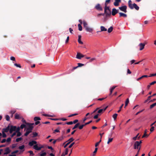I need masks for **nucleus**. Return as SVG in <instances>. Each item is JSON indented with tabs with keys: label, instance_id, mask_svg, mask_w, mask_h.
I'll list each match as a JSON object with an SVG mask.
<instances>
[{
	"label": "nucleus",
	"instance_id": "obj_1",
	"mask_svg": "<svg viewBox=\"0 0 156 156\" xmlns=\"http://www.w3.org/2000/svg\"><path fill=\"white\" fill-rule=\"evenodd\" d=\"M37 143V142L36 141L32 140V141L29 142L28 145L30 146H32L34 145L33 148L37 151L40 150L41 148L43 147V146H41L40 144L39 145V147H38Z\"/></svg>",
	"mask_w": 156,
	"mask_h": 156
},
{
	"label": "nucleus",
	"instance_id": "obj_2",
	"mask_svg": "<svg viewBox=\"0 0 156 156\" xmlns=\"http://www.w3.org/2000/svg\"><path fill=\"white\" fill-rule=\"evenodd\" d=\"M105 13L106 14V16L107 17L110 16L111 15V11L110 10L108 6H106L105 7Z\"/></svg>",
	"mask_w": 156,
	"mask_h": 156
},
{
	"label": "nucleus",
	"instance_id": "obj_3",
	"mask_svg": "<svg viewBox=\"0 0 156 156\" xmlns=\"http://www.w3.org/2000/svg\"><path fill=\"white\" fill-rule=\"evenodd\" d=\"M17 129V128L15 126H9L10 133H12L13 131H16V130Z\"/></svg>",
	"mask_w": 156,
	"mask_h": 156
},
{
	"label": "nucleus",
	"instance_id": "obj_4",
	"mask_svg": "<svg viewBox=\"0 0 156 156\" xmlns=\"http://www.w3.org/2000/svg\"><path fill=\"white\" fill-rule=\"evenodd\" d=\"M74 140V139L73 137L70 138L69 140H68L66 142H67V143L64 146V147L65 148H66L68 145H69Z\"/></svg>",
	"mask_w": 156,
	"mask_h": 156
},
{
	"label": "nucleus",
	"instance_id": "obj_5",
	"mask_svg": "<svg viewBox=\"0 0 156 156\" xmlns=\"http://www.w3.org/2000/svg\"><path fill=\"white\" fill-rule=\"evenodd\" d=\"M127 6L126 5L123 6L119 7V9L125 13L127 12Z\"/></svg>",
	"mask_w": 156,
	"mask_h": 156
},
{
	"label": "nucleus",
	"instance_id": "obj_6",
	"mask_svg": "<svg viewBox=\"0 0 156 156\" xmlns=\"http://www.w3.org/2000/svg\"><path fill=\"white\" fill-rule=\"evenodd\" d=\"M95 8L98 11H102L103 8L99 4H97L95 7Z\"/></svg>",
	"mask_w": 156,
	"mask_h": 156
},
{
	"label": "nucleus",
	"instance_id": "obj_7",
	"mask_svg": "<svg viewBox=\"0 0 156 156\" xmlns=\"http://www.w3.org/2000/svg\"><path fill=\"white\" fill-rule=\"evenodd\" d=\"M118 13V10L115 8H113L112 9V15L115 16L117 13Z\"/></svg>",
	"mask_w": 156,
	"mask_h": 156
},
{
	"label": "nucleus",
	"instance_id": "obj_8",
	"mask_svg": "<svg viewBox=\"0 0 156 156\" xmlns=\"http://www.w3.org/2000/svg\"><path fill=\"white\" fill-rule=\"evenodd\" d=\"M85 29L87 31L90 33L92 32L93 30V29L92 28L90 27L89 26L85 28Z\"/></svg>",
	"mask_w": 156,
	"mask_h": 156
},
{
	"label": "nucleus",
	"instance_id": "obj_9",
	"mask_svg": "<svg viewBox=\"0 0 156 156\" xmlns=\"http://www.w3.org/2000/svg\"><path fill=\"white\" fill-rule=\"evenodd\" d=\"M84 55L79 53H77L76 55V58L79 59H81V58L83 57Z\"/></svg>",
	"mask_w": 156,
	"mask_h": 156
},
{
	"label": "nucleus",
	"instance_id": "obj_10",
	"mask_svg": "<svg viewBox=\"0 0 156 156\" xmlns=\"http://www.w3.org/2000/svg\"><path fill=\"white\" fill-rule=\"evenodd\" d=\"M121 0H115L113 4L115 6H117L119 5V3L121 2Z\"/></svg>",
	"mask_w": 156,
	"mask_h": 156
},
{
	"label": "nucleus",
	"instance_id": "obj_11",
	"mask_svg": "<svg viewBox=\"0 0 156 156\" xmlns=\"http://www.w3.org/2000/svg\"><path fill=\"white\" fill-rule=\"evenodd\" d=\"M25 130L26 131V132L24 134V135L25 136H27L30 133L32 132V131L27 129V128H26V130L25 129Z\"/></svg>",
	"mask_w": 156,
	"mask_h": 156
},
{
	"label": "nucleus",
	"instance_id": "obj_12",
	"mask_svg": "<svg viewBox=\"0 0 156 156\" xmlns=\"http://www.w3.org/2000/svg\"><path fill=\"white\" fill-rule=\"evenodd\" d=\"M145 44L144 43H140L139 46L140 47L139 50L140 51L142 50L144 48Z\"/></svg>",
	"mask_w": 156,
	"mask_h": 156
},
{
	"label": "nucleus",
	"instance_id": "obj_13",
	"mask_svg": "<svg viewBox=\"0 0 156 156\" xmlns=\"http://www.w3.org/2000/svg\"><path fill=\"white\" fill-rule=\"evenodd\" d=\"M5 153H4V155L7 154H9V153L11 152V151L9 149V147H7L5 149Z\"/></svg>",
	"mask_w": 156,
	"mask_h": 156
},
{
	"label": "nucleus",
	"instance_id": "obj_14",
	"mask_svg": "<svg viewBox=\"0 0 156 156\" xmlns=\"http://www.w3.org/2000/svg\"><path fill=\"white\" fill-rule=\"evenodd\" d=\"M20 127H17V129L16 130V133H17V136L18 137L20 136H21V133L20 132Z\"/></svg>",
	"mask_w": 156,
	"mask_h": 156
},
{
	"label": "nucleus",
	"instance_id": "obj_15",
	"mask_svg": "<svg viewBox=\"0 0 156 156\" xmlns=\"http://www.w3.org/2000/svg\"><path fill=\"white\" fill-rule=\"evenodd\" d=\"M9 131V126H8L6 128H4L2 129V132L7 133Z\"/></svg>",
	"mask_w": 156,
	"mask_h": 156
},
{
	"label": "nucleus",
	"instance_id": "obj_16",
	"mask_svg": "<svg viewBox=\"0 0 156 156\" xmlns=\"http://www.w3.org/2000/svg\"><path fill=\"white\" fill-rule=\"evenodd\" d=\"M68 151V148H66L65 150V152L62 153L61 156H65V155L67 154Z\"/></svg>",
	"mask_w": 156,
	"mask_h": 156
},
{
	"label": "nucleus",
	"instance_id": "obj_17",
	"mask_svg": "<svg viewBox=\"0 0 156 156\" xmlns=\"http://www.w3.org/2000/svg\"><path fill=\"white\" fill-rule=\"evenodd\" d=\"M108 107V106H107L104 109H99V110H98V113L99 114L102 113L103 112H104L105 111V110Z\"/></svg>",
	"mask_w": 156,
	"mask_h": 156
},
{
	"label": "nucleus",
	"instance_id": "obj_18",
	"mask_svg": "<svg viewBox=\"0 0 156 156\" xmlns=\"http://www.w3.org/2000/svg\"><path fill=\"white\" fill-rule=\"evenodd\" d=\"M132 7L133 9L134 8L137 10H138L139 9V6L135 3L133 4Z\"/></svg>",
	"mask_w": 156,
	"mask_h": 156
},
{
	"label": "nucleus",
	"instance_id": "obj_19",
	"mask_svg": "<svg viewBox=\"0 0 156 156\" xmlns=\"http://www.w3.org/2000/svg\"><path fill=\"white\" fill-rule=\"evenodd\" d=\"M15 118L16 119H20L21 117L19 114L16 113L15 114Z\"/></svg>",
	"mask_w": 156,
	"mask_h": 156
},
{
	"label": "nucleus",
	"instance_id": "obj_20",
	"mask_svg": "<svg viewBox=\"0 0 156 156\" xmlns=\"http://www.w3.org/2000/svg\"><path fill=\"white\" fill-rule=\"evenodd\" d=\"M128 5L129 8L131 9H133L132 5L133 4H132V1L131 0H129L128 1Z\"/></svg>",
	"mask_w": 156,
	"mask_h": 156
},
{
	"label": "nucleus",
	"instance_id": "obj_21",
	"mask_svg": "<svg viewBox=\"0 0 156 156\" xmlns=\"http://www.w3.org/2000/svg\"><path fill=\"white\" fill-rule=\"evenodd\" d=\"M119 17H127V15L122 12L119 13Z\"/></svg>",
	"mask_w": 156,
	"mask_h": 156
},
{
	"label": "nucleus",
	"instance_id": "obj_22",
	"mask_svg": "<svg viewBox=\"0 0 156 156\" xmlns=\"http://www.w3.org/2000/svg\"><path fill=\"white\" fill-rule=\"evenodd\" d=\"M101 28V31H106L107 30V29H106L103 26H101L100 27Z\"/></svg>",
	"mask_w": 156,
	"mask_h": 156
},
{
	"label": "nucleus",
	"instance_id": "obj_23",
	"mask_svg": "<svg viewBox=\"0 0 156 156\" xmlns=\"http://www.w3.org/2000/svg\"><path fill=\"white\" fill-rule=\"evenodd\" d=\"M83 27L85 28L88 26L87 23L85 20L83 21Z\"/></svg>",
	"mask_w": 156,
	"mask_h": 156
},
{
	"label": "nucleus",
	"instance_id": "obj_24",
	"mask_svg": "<svg viewBox=\"0 0 156 156\" xmlns=\"http://www.w3.org/2000/svg\"><path fill=\"white\" fill-rule=\"evenodd\" d=\"M148 135L147 134V129H146L144 131V133L143 136H142V138H143L145 137H148Z\"/></svg>",
	"mask_w": 156,
	"mask_h": 156
},
{
	"label": "nucleus",
	"instance_id": "obj_25",
	"mask_svg": "<svg viewBox=\"0 0 156 156\" xmlns=\"http://www.w3.org/2000/svg\"><path fill=\"white\" fill-rule=\"evenodd\" d=\"M148 77V76L147 75H143V76H141V77H140L137 79V80L139 81V80H140L143 78L144 77Z\"/></svg>",
	"mask_w": 156,
	"mask_h": 156
},
{
	"label": "nucleus",
	"instance_id": "obj_26",
	"mask_svg": "<svg viewBox=\"0 0 156 156\" xmlns=\"http://www.w3.org/2000/svg\"><path fill=\"white\" fill-rule=\"evenodd\" d=\"M134 144L136 145V146L137 147V148L139 149L138 147L139 146H140V145L139 144V143H138V141H136L135 142Z\"/></svg>",
	"mask_w": 156,
	"mask_h": 156
},
{
	"label": "nucleus",
	"instance_id": "obj_27",
	"mask_svg": "<svg viewBox=\"0 0 156 156\" xmlns=\"http://www.w3.org/2000/svg\"><path fill=\"white\" fill-rule=\"evenodd\" d=\"M41 119L40 117H35L34 119V120L35 121H36L38 120H41Z\"/></svg>",
	"mask_w": 156,
	"mask_h": 156
},
{
	"label": "nucleus",
	"instance_id": "obj_28",
	"mask_svg": "<svg viewBox=\"0 0 156 156\" xmlns=\"http://www.w3.org/2000/svg\"><path fill=\"white\" fill-rule=\"evenodd\" d=\"M80 125V123H77L75 126L72 129H74L76 128Z\"/></svg>",
	"mask_w": 156,
	"mask_h": 156
},
{
	"label": "nucleus",
	"instance_id": "obj_29",
	"mask_svg": "<svg viewBox=\"0 0 156 156\" xmlns=\"http://www.w3.org/2000/svg\"><path fill=\"white\" fill-rule=\"evenodd\" d=\"M28 126V127L27 128V129H30V130L32 131L34 128V126H30V125H27Z\"/></svg>",
	"mask_w": 156,
	"mask_h": 156
},
{
	"label": "nucleus",
	"instance_id": "obj_30",
	"mask_svg": "<svg viewBox=\"0 0 156 156\" xmlns=\"http://www.w3.org/2000/svg\"><path fill=\"white\" fill-rule=\"evenodd\" d=\"M97 150H98V148H97V147L95 148V149L94 151L93 154H92V156H95L96 154L97 151Z\"/></svg>",
	"mask_w": 156,
	"mask_h": 156
},
{
	"label": "nucleus",
	"instance_id": "obj_31",
	"mask_svg": "<svg viewBox=\"0 0 156 156\" xmlns=\"http://www.w3.org/2000/svg\"><path fill=\"white\" fill-rule=\"evenodd\" d=\"M113 29V27H111L108 30V31L109 33H110L112 32Z\"/></svg>",
	"mask_w": 156,
	"mask_h": 156
},
{
	"label": "nucleus",
	"instance_id": "obj_32",
	"mask_svg": "<svg viewBox=\"0 0 156 156\" xmlns=\"http://www.w3.org/2000/svg\"><path fill=\"white\" fill-rule=\"evenodd\" d=\"M111 0H106L105 1V7L108 6V4L110 2Z\"/></svg>",
	"mask_w": 156,
	"mask_h": 156
},
{
	"label": "nucleus",
	"instance_id": "obj_33",
	"mask_svg": "<svg viewBox=\"0 0 156 156\" xmlns=\"http://www.w3.org/2000/svg\"><path fill=\"white\" fill-rule=\"evenodd\" d=\"M33 136L32 137L33 138H34L36 137L38 135V133L36 132H33Z\"/></svg>",
	"mask_w": 156,
	"mask_h": 156
},
{
	"label": "nucleus",
	"instance_id": "obj_34",
	"mask_svg": "<svg viewBox=\"0 0 156 156\" xmlns=\"http://www.w3.org/2000/svg\"><path fill=\"white\" fill-rule=\"evenodd\" d=\"M78 29L80 31H81L82 30V27L81 24H78Z\"/></svg>",
	"mask_w": 156,
	"mask_h": 156
},
{
	"label": "nucleus",
	"instance_id": "obj_35",
	"mask_svg": "<svg viewBox=\"0 0 156 156\" xmlns=\"http://www.w3.org/2000/svg\"><path fill=\"white\" fill-rule=\"evenodd\" d=\"M155 106H156V102L154 103L153 104H152V105H151L150 106V109H152L153 108H154V107H155Z\"/></svg>",
	"mask_w": 156,
	"mask_h": 156
},
{
	"label": "nucleus",
	"instance_id": "obj_36",
	"mask_svg": "<svg viewBox=\"0 0 156 156\" xmlns=\"http://www.w3.org/2000/svg\"><path fill=\"white\" fill-rule=\"evenodd\" d=\"M117 115H118V114H116V113H115V114H114L113 116H112V117L113 118V119H114V120H115L116 118H117Z\"/></svg>",
	"mask_w": 156,
	"mask_h": 156
},
{
	"label": "nucleus",
	"instance_id": "obj_37",
	"mask_svg": "<svg viewBox=\"0 0 156 156\" xmlns=\"http://www.w3.org/2000/svg\"><path fill=\"white\" fill-rule=\"evenodd\" d=\"M25 146L24 145H23L22 146H20L19 147V149L20 150H23L24 149Z\"/></svg>",
	"mask_w": 156,
	"mask_h": 156
},
{
	"label": "nucleus",
	"instance_id": "obj_38",
	"mask_svg": "<svg viewBox=\"0 0 156 156\" xmlns=\"http://www.w3.org/2000/svg\"><path fill=\"white\" fill-rule=\"evenodd\" d=\"M22 138L21 137L18 138L16 139V142H19L22 140Z\"/></svg>",
	"mask_w": 156,
	"mask_h": 156
},
{
	"label": "nucleus",
	"instance_id": "obj_39",
	"mask_svg": "<svg viewBox=\"0 0 156 156\" xmlns=\"http://www.w3.org/2000/svg\"><path fill=\"white\" fill-rule=\"evenodd\" d=\"M26 125L25 124H22L21 125L20 128L21 129H23L24 128L26 127Z\"/></svg>",
	"mask_w": 156,
	"mask_h": 156
},
{
	"label": "nucleus",
	"instance_id": "obj_40",
	"mask_svg": "<svg viewBox=\"0 0 156 156\" xmlns=\"http://www.w3.org/2000/svg\"><path fill=\"white\" fill-rule=\"evenodd\" d=\"M22 122H23V123H24V124H26V125H27V123H28V122H27L26 120L24 119L23 118L22 119Z\"/></svg>",
	"mask_w": 156,
	"mask_h": 156
},
{
	"label": "nucleus",
	"instance_id": "obj_41",
	"mask_svg": "<svg viewBox=\"0 0 156 156\" xmlns=\"http://www.w3.org/2000/svg\"><path fill=\"white\" fill-rule=\"evenodd\" d=\"M113 140V138H109L107 142V144H108L112 142Z\"/></svg>",
	"mask_w": 156,
	"mask_h": 156
},
{
	"label": "nucleus",
	"instance_id": "obj_42",
	"mask_svg": "<svg viewBox=\"0 0 156 156\" xmlns=\"http://www.w3.org/2000/svg\"><path fill=\"white\" fill-rule=\"evenodd\" d=\"M78 64V67H81L83 66H84V64H82V63H78L77 64Z\"/></svg>",
	"mask_w": 156,
	"mask_h": 156
},
{
	"label": "nucleus",
	"instance_id": "obj_43",
	"mask_svg": "<svg viewBox=\"0 0 156 156\" xmlns=\"http://www.w3.org/2000/svg\"><path fill=\"white\" fill-rule=\"evenodd\" d=\"M152 97V96H149L148 97V98L145 101H144V103H146L148 101H149L151 98Z\"/></svg>",
	"mask_w": 156,
	"mask_h": 156
},
{
	"label": "nucleus",
	"instance_id": "obj_44",
	"mask_svg": "<svg viewBox=\"0 0 156 156\" xmlns=\"http://www.w3.org/2000/svg\"><path fill=\"white\" fill-rule=\"evenodd\" d=\"M5 119L7 121H9L10 119V117L9 115H7L5 116Z\"/></svg>",
	"mask_w": 156,
	"mask_h": 156
},
{
	"label": "nucleus",
	"instance_id": "obj_45",
	"mask_svg": "<svg viewBox=\"0 0 156 156\" xmlns=\"http://www.w3.org/2000/svg\"><path fill=\"white\" fill-rule=\"evenodd\" d=\"M48 148L49 149H50L51 151L52 152H53V151H54V150L53 149V148L51 146H48Z\"/></svg>",
	"mask_w": 156,
	"mask_h": 156
},
{
	"label": "nucleus",
	"instance_id": "obj_46",
	"mask_svg": "<svg viewBox=\"0 0 156 156\" xmlns=\"http://www.w3.org/2000/svg\"><path fill=\"white\" fill-rule=\"evenodd\" d=\"M85 126L84 124L82 125L79 127V128L80 129H82L83 127Z\"/></svg>",
	"mask_w": 156,
	"mask_h": 156
},
{
	"label": "nucleus",
	"instance_id": "obj_47",
	"mask_svg": "<svg viewBox=\"0 0 156 156\" xmlns=\"http://www.w3.org/2000/svg\"><path fill=\"white\" fill-rule=\"evenodd\" d=\"M78 115V114L77 113H75L74 114H72L68 116L69 117H70L73 116H76V115Z\"/></svg>",
	"mask_w": 156,
	"mask_h": 156
},
{
	"label": "nucleus",
	"instance_id": "obj_48",
	"mask_svg": "<svg viewBox=\"0 0 156 156\" xmlns=\"http://www.w3.org/2000/svg\"><path fill=\"white\" fill-rule=\"evenodd\" d=\"M14 65L16 66L17 67H19L20 68H21V66L20 64H17V63H15L14 64Z\"/></svg>",
	"mask_w": 156,
	"mask_h": 156
},
{
	"label": "nucleus",
	"instance_id": "obj_49",
	"mask_svg": "<svg viewBox=\"0 0 156 156\" xmlns=\"http://www.w3.org/2000/svg\"><path fill=\"white\" fill-rule=\"evenodd\" d=\"M144 109H143L142 110H141L140 111L138 112L135 114V115H138L141 112H142L143 111H144Z\"/></svg>",
	"mask_w": 156,
	"mask_h": 156
},
{
	"label": "nucleus",
	"instance_id": "obj_50",
	"mask_svg": "<svg viewBox=\"0 0 156 156\" xmlns=\"http://www.w3.org/2000/svg\"><path fill=\"white\" fill-rule=\"evenodd\" d=\"M151 126V128L150 129V131L151 132H152L154 131V127L153 126Z\"/></svg>",
	"mask_w": 156,
	"mask_h": 156
},
{
	"label": "nucleus",
	"instance_id": "obj_51",
	"mask_svg": "<svg viewBox=\"0 0 156 156\" xmlns=\"http://www.w3.org/2000/svg\"><path fill=\"white\" fill-rule=\"evenodd\" d=\"M75 144V142H73L72 143H71L69 146V148H71L73 145Z\"/></svg>",
	"mask_w": 156,
	"mask_h": 156
},
{
	"label": "nucleus",
	"instance_id": "obj_52",
	"mask_svg": "<svg viewBox=\"0 0 156 156\" xmlns=\"http://www.w3.org/2000/svg\"><path fill=\"white\" fill-rule=\"evenodd\" d=\"M2 136L4 138H5L6 137V134L4 132H2Z\"/></svg>",
	"mask_w": 156,
	"mask_h": 156
},
{
	"label": "nucleus",
	"instance_id": "obj_53",
	"mask_svg": "<svg viewBox=\"0 0 156 156\" xmlns=\"http://www.w3.org/2000/svg\"><path fill=\"white\" fill-rule=\"evenodd\" d=\"M92 120H90V121H89V122L86 123L84 125V126H85L86 125H88V124H89L90 123H91L92 122Z\"/></svg>",
	"mask_w": 156,
	"mask_h": 156
},
{
	"label": "nucleus",
	"instance_id": "obj_54",
	"mask_svg": "<svg viewBox=\"0 0 156 156\" xmlns=\"http://www.w3.org/2000/svg\"><path fill=\"white\" fill-rule=\"evenodd\" d=\"M99 114H97L95 115H94V118L95 119H97L98 118V116H99Z\"/></svg>",
	"mask_w": 156,
	"mask_h": 156
},
{
	"label": "nucleus",
	"instance_id": "obj_55",
	"mask_svg": "<svg viewBox=\"0 0 156 156\" xmlns=\"http://www.w3.org/2000/svg\"><path fill=\"white\" fill-rule=\"evenodd\" d=\"M46 155V153L45 152L40 154V156H44Z\"/></svg>",
	"mask_w": 156,
	"mask_h": 156
},
{
	"label": "nucleus",
	"instance_id": "obj_56",
	"mask_svg": "<svg viewBox=\"0 0 156 156\" xmlns=\"http://www.w3.org/2000/svg\"><path fill=\"white\" fill-rule=\"evenodd\" d=\"M16 112V111L15 110H12L10 111V113L12 115L14 114Z\"/></svg>",
	"mask_w": 156,
	"mask_h": 156
},
{
	"label": "nucleus",
	"instance_id": "obj_57",
	"mask_svg": "<svg viewBox=\"0 0 156 156\" xmlns=\"http://www.w3.org/2000/svg\"><path fill=\"white\" fill-rule=\"evenodd\" d=\"M66 124H67V125H72L73 123V122L72 121H70L69 122H67L66 123Z\"/></svg>",
	"mask_w": 156,
	"mask_h": 156
},
{
	"label": "nucleus",
	"instance_id": "obj_58",
	"mask_svg": "<svg viewBox=\"0 0 156 156\" xmlns=\"http://www.w3.org/2000/svg\"><path fill=\"white\" fill-rule=\"evenodd\" d=\"M44 115L46 117H52L53 116L51 115H49L47 114H45Z\"/></svg>",
	"mask_w": 156,
	"mask_h": 156
},
{
	"label": "nucleus",
	"instance_id": "obj_59",
	"mask_svg": "<svg viewBox=\"0 0 156 156\" xmlns=\"http://www.w3.org/2000/svg\"><path fill=\"white\" fill-rule=\"evenodd\" d=\"M78 42L81 44H83V42L81 41V39H78Z\"/></svg>",
	"mask_w": 156,
	"mask_h": 156
},
{
	"label": "nucleus",
	"instance_id": "obj_60",
	"mask_svg": "<svg viewBox=\"0 0 156 156\" xmlns=\"http://www.w3.org/2000/svg\"><path fill=\"white\" fill-rule=\"evenodd\" d=\"M10 59H11V60H12V61H15V58L13 56H12L11 57Z\"/></svg>",
	"mask_w": 156,
	"mask_h": 156
},
{
	"label": "nucleus",
	"instance_id": "obj_61",
	"mask_svg": "<svg viewBox=\"0 0 156 156\" xmlns=\"http://www.w3.org/2000/svg\"><path fill=\"white\" fill-rule=\"evenodd\" d=\"M11 140V138L10 137L8 138L6 140V141L8 142H10Z\"/></svg>",
	"mask_w": 156,
	"mask_h": 156
},
{
	"label": "nucleus",
	"instance_id": "obj_62",
	"mask_svg": "<svg viewBox=\"0 0 156 156\" xmlns=\"http://www.w3.org/2000/svg\"><path fill=\"white\" fill-rule=\"evenodd\" d=\"M18 150H16V151H15L12 152L11 153V154H16L17 153H18Z\"/></svg>",
	"mask_w": 156,
	"mask_h": 156
},
{
	"label": "nucleus",
	"instance_id": "obj_63",
	"mask_svg": "<svg viewBox=\"0 0 156 156\" xmlns=\"http://www.w3.org/2000/svg\"><path fill=\"white\" fill-rule=\"evenodd\" d=\"M156 83V81H154L153 82L150 83V84L151 86V85L154 84H155Z\"/></svg>",
	"mask_w": 156,
	"mask_h": 156
},
{
	"label": "nucleus",
	"instance_id": "obj_64",
	"mask_svg": "<svg viewBox=\"0 0 156 156\" xmlns=\"http://www.w3.org/2000/svg\"><path fill=\"white\" fill-rule=\"evenodd\" d=\"M155 76H156V73L154 74H150V76H148V77H152Z\"/></svg>",
	"mask_w": 156,
	"mask_h": 156
}]
</instances>
